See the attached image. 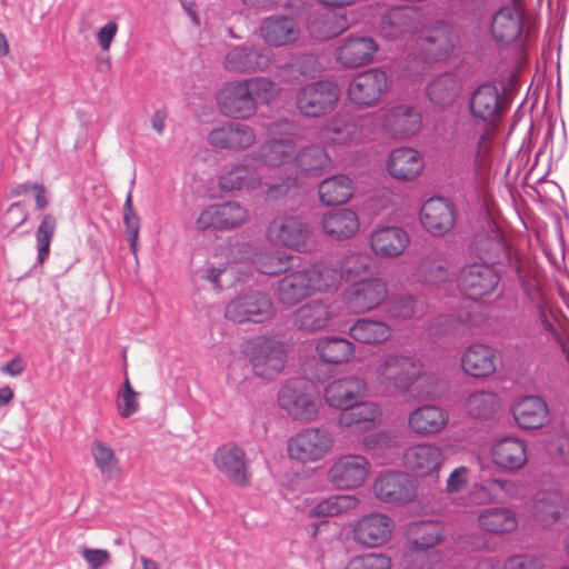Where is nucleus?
I'll use <instances>...</instances> for the list:
<instances>
[{
  "instance_id": "obj_1",
  "label": "nucleus",
  "mask_w": 569,
  "mask_h": 569,
  "mask_svg": "<svg viewBox=\"0 0 569 569\" xmlns=\"http://www.w3.org/2000/svg\"><path fill=\"white\" fill-rule=\"evenodd\" d=\"M342 274L336 267L316 262L284 274L276 287L279 303L289 308L316 295L338 290Z\"/></svg>"
},
{
  "instance_id": "obj_2",
  "label": "nucleus",
  "mask_w": 569,
  "mask_h": 569,
  "mask_svg": "<svg viewBox=\"0 0 569 569\" xmlns=\"http://www.w3.org/2000/svg\"><path fill=\"white\" fill-rule=\"evenodd\" d=\"M254 376L263 380L276 379L287 365V349L282 341L270 336H257L242 345Z\"/></svg>"
},
{
  "instance_id": "obj_3",
  "label": "nucleus",
  "mask_w": 569,
  "mask_h": 569,
  "mask_svg": "<svg viewBox=\"0 0 569 569\" xmlns=\"http://www.w3.org/2000/svg\"><path fill=\"white\" fill-rule=\"evenodd\" d=\"M375 377L386 388L401 392H408L420 379L432 380V377L423 371L420 360L402 353L386 355L376 366Z\"/></svg>"
},
{
  "instance_id": "obj_4",
  "label": "nucleus",
  "mask_w": 569,
  "mask_h": 569,
  "mask_svg": "<svg viewBox=\"0 0 569 569\" xmlns=\"http://www.w3.org/2000/svg\"><path fill=\"white\" fill-rule=\"evenodd\" d=\"M276 316L274 303L261 291H249L234 297L224 307V317L238 325L266 323Z\"/></svg>"
},
{
  "instance_id": "obj_5",
  "label": "nucleus",
  "mask_w": 569,
  "mask_h": 569,
  "mask_svg": "<svg viewBox=\"0 0 569 569\" xmlns=\"http://www.w3.org/2000/svg\"><path fill=\"white\" fill-rule=\"evenodd\" d=\"M335 446V437L326 428L309 427L292 436L287 446L291 459L300 462H315L329 455Z\"/></svg>"
},
{
  "instance_id": "obj_6",
  "label": "nucleus",
  "mask_w": 569,
  "mask_h": 569,
  "mask_svg": "<svg viewBox=\"0 0 569 569\" xmlns=\"http://www.w3.org/2000/svg\"><path fill=\"white\" fill-rule=\"evenodd\" d=\"M378 41L368 34L352 33L338 41L333 49L337 64L355 70L371 64L379 52Z\"/></svg>"
},
{
  "instance_id": "obj_7",
  "label": "nucleus",
  "mask_w": 569,
  "mask_h": 569,
  "mask_svg": "<svg viewBox=\"0 0 569 569\" xmlns=\"http://www.w3.org/2000/svg\"><path fill=\"white\" fill-rule=\"evenodd\" d=\"M339 97L340 89L335 81L319 80L299 89L296 94V107L301 114L318 118L332 111Z\"/></svg>"
},
{
  "instance_id": "obj_8",
  "label": "nucleus",
  "mask_w": 569,
  "mask_h": 569,
  "mask_svg": "<svg viewBox=\"0 0 569 569\" xmlns=\"http://www.w3.org/2000/svg\"><path fill=\"white\" fill-rule=\"evenodd\" d=\"M216 102L220 113L230 119L249 120L257 113L244 79L224 82L216 93Z\"/></svg>"
},
{
  "instance_id": "obj_9",
  "label": "nucleus",
  "mask_w": 569,
  "mask_h": 569,
  "mask_svg": "<svg viewBox=\"0 0 569 569\" xmlns=\"http://www.w3.org/2000/svg\"><path fill=\"white\" fill-rule=\"evenodd\" d=\"M266 237L273 246L306 252L309 247L310 229L298 217L278 216L269 222Z\"/></svg>"
},
{
  "instance_id": "obj_10",
  "label": "nucleus",
  "mask_w": 569,
  "mask_h": 569,
  "mask_svg": "<svg viewBox=\"0 0 569 569\" xmlns=\"http://www.w3.org/2000/svg\"><path fill=\"white\" fill-rule=\"evenodd\" d=\"M385 280L371 278L352 283L342 292V302L352 313L360 315L376 310L388 298Z\"/></svg>"
},
{
  "instance_id": "obj_11",
  "label": "nucleus",
  "mask_w": 569,
  "mask_h": 569,
  "mask_svg": "<svg viewBox=\"0 0 569 569\" xmlns=\"http://www.w3.org/2000/svg\"><path fill=\"white\" fill-rule=\"evenodd\" d=\"M395 526L391 517L373 511L355 521L352 539L363 548H379L391 540Z\"/></svg>"
},
{
  "instance_id": "obj_12",
  "label": "nucleus",
  "mask_w": 569,
  "mask_h": 569,
  "mask_svg": "<svg viewBox=\"0 0 569 569\" xmlns=\"http://www.w3.org/2000/svg\"><path fill=\"white\" fill-rule=\"evenodd\" d=\"M278 403L292 420L302 423L316 420L321 407V402L316 395L293 383H287L280 388Z\"/></svg>"
},
{
  "instance_id": "obj_13",
  "label": "nucleus",
  "mask_w": 569,
  "mask_h": 569,
  "mask_svg": "<svg viewBox=\"0 0 569 569\" xmlns=\"http://www.w3.org/2000/svg\"><path fill=\"white\" fill-rule=\"evenodd\" d=\"M370 472V462L360 455H343L328 469L329 482L341 490L361 487Z\"/></svg>"
},
{
  "instance_id": "obj_14",
  "label": "nucleus",
  "mask_w": 569,
  "mask_h": 569,
  "mask_svg": "<svg viewBox=\"0 0 569 569\" xmlns=\"http://www.w3.org/2000/svg\"><path fill=\"white\" fill-rule=\"evenodd\" d=\"M388 90V76L378 68L356 74L348 87L349 100L359 107L375 106Z\"/></svg>"
},
{
  "instance_id": "obj_15",
  "label": "nucleus",
  "mask_w": 569,
  "mask_h": 569,
  "mask_svg": "<svg viewBox=\"0 0 569 569\" xmlns=\"http://www.w3.org/2000/svg\"><path fill=\"white\" fill-rule=\"evenodd\" d=\"M272 62L270 49L254 46H233L222 61L223 68L237 74H251L264 71Z\"/></svg>"
},
{
  "instance_id": "obj_16",
  "label": "nucleus",
  "mask_w": 569,
  "mask_h": 569,
  "mask_svg": "<svg viewBox=\"0 0 569 569\" xmlns=\"http://www.w3.org/2000/svg\"><path fill=\"white\" fill-rule=\"evenodd\" d=\"M248 210L237 201L211 204L206 208L196 221L198 230H230L244 224Z\"/></svg>"
},
{
  "instance_id": "obj_17",
  "label": "nucleus",
  "mask_w": 569,
  "mask_h": 569,
  "mask_svg": "<svg viewBox=\"0 0 569 569\" xmlns=\"http://www.w3.org/2000/svg\"><path fill=\"white\" fill-rule=\"evenodd\" d=\"M208 142L216 149L241 152L256 144L257 132L243 122H224L209 132Z\"/></svg>"
},
{
  "instance_id": "obj_18",
  "label": "nucleus",
  "mask_w": 569,
  "mask_h": 569,
  "mask_svg": "<svg viewBox=\"0 0 569 569\" xmlns=\"http://www.w3.org/2000/svg\"><path fill=\"white\" fill-rule=\"evenodd\" d=\"M232 263L252 259L256 268L263 274L277 276L289 268L291 256L283 251H266L254 253L250 243H236L229 248Z\"/></svg>"
},
{
  "instance_id": "obj_19",
  "label": "nucleus",
  "mask_w": 569,
  "mask_h": 569,
  "mask_svg": "<svg viewBox=\"0 0 569 569\" xmlns=\"http://www.w3.org/2000/svg\"><path fill=\"white\" fill-rule=\"evenodd\" d=\"M375 497L386 503L409 502L416 497V488L409 476L402 471L381 472L372 486Z\"/></svg>"
},
{
  "instance_id": "obj_20",
  "label": "nucleus",
  "mask_w": 569,
  "mask_h": 569,
  "mask_svg": "<svg viewBox=\"0 0 569 569\" xmlns=\"http://www.w3.org/2000/svg\"><path fill=\"white\" fill-rule=\"evenodd\" d=\"M505 109V98L493 84H481L470 96L469 110L476 121L491 126L502 117Z\"/></svg>"
},
{
  "instance_id": "obj_21",
  "label": "nucleus",
  "mask_w": 569,
  "mask_h": 569,
  "mask_svg": "<svg viewBox=\"0 0 569 569\" xmlns=\"http://www.w3.org/2000/svg\"><path fill=\"white\" fill-rule=\"evenodd\" d=\"M443 461L442 448L433 442L412 445L403 453L405 467L418 477L438 475Z\"/></svg>"
},
{
  "instance_id": "obj_22",
  "label": "nucleus",
  "mask_w": 569,
  "mask_h": 569,
  "mask_svg": "<svg viewBox=\"0 0 569 569\" xmlns=\"http://www.w3.org/2000/svg\"><path fill=\"white\" fill-rule=\"evenodd\" d=\"M259 34L269 47H287L299 41L301 28L298 21L284 14L266 17L259 27Z\"/></svg>"
},
{
  "instance_id": "obj_23",
  "label": "nucleus",
  "mask_w": 569,
  "mask_h": 569,
  "mask_svg": "<svg viewBox=\"0 0 569 569\" xmlns=\"http://www.w3.org/2000/svg\"><path fill=\"white\" fill-rule=\"evenodd\" d=\"M367 385L363 379L348 376L328 383L323 396L326 403L335 409L347 410L366 397Z\"/></svg>"
},
{
  "instance_id": "obj_24",
  "label": "nucleus",
  "mask_w": 569,
  "mask_h": 569,
  "mask_svg": "<svg viewBox=\"0 0 569 569\" xmlns=\"http://www.w3.org/2000/svg\"><path fill=\"white\" fill-rule=\"evenodd\" d=\"M499 283V276L488 263L466 266L459 277L461 290L471 299H479L493 292Z\"/></svg>"
},
{
  "instance_id": "obj_25",
  "label": "nucleus",
  "mask_w": 569,
  "mask_h": 569,
  "mask_svg": "<svg viewBox=\"0 0 569 569\" xmlns=\"http://www.w3.org/2000/svg\"><path fill=\"white\" fill-rule=\"evenodd\" d=\"M419 219L429 233L442 236L455 226V209L448 200L441 197H432L422 203Z\"/></svg>"
},
{
  "instance_id": "obj_26",
  "label": "nucleus",
  "mask_w": 569,
  "mask_h": 569,
  "mask_svg": "<svg viewBox=\"0 0 569 569\" xmlns=\"http://www.w3.org/2000/svg\"><path fill=\"white\" fill-rule=\"evenodd\" d=\"M216 468L237 486L249 485L246 452L234 443H226L217 449L213 456Z\"/></svg>"
},
{
  "instance_id": "obj_27",
  "label": "nucleus",
  "mask_w": 569,
  "mask_h": 569,
  "mask_svg": "<svg viewBox=\"0 0 569 569\" xmlns=\"http://www.w3.org/2000/svg\"><path fill=\"white\" fill-rule=\"evenodd\" d=\"M460 367L469 377H490L497 371V351L493 347L485 343H472L462 351Z\"/></svg>"
},
{
  "instance_id": "obj_28",
  "label": "nucleus",
  "mask_w": 569,
  "mask_h": 569,
  "mask_svg": "<svg viewBox=\"0 0 569 569\" xmlns=\"http://www.w3.org/2000/svg\"><path fill=\"white\" fill-rule=\"evenodd\" d=\"M495 466L507 471L522 469L528 461V447L519 437L508 436L497 440L490 449Z\"/></svg>"
},
{
  "instance_id": "obj_29",
  "label": "nucleus",
  "mask_w": 569,
  "mask_h": 569,
  "mask_svg": "<svg viewBox=\"0 0 569 569\" xmlns=\"http://www.w3.org/2000/svg\"><path fill=\"white\" fill-rule=\"evenodd\" d=\"M425 160L422 154L410 147H399L393 149L387 160L386 169L388 173L399 181H413L422 172Z\"/></svg>"
},
{
  "instance_id": "obj_30",
  "label": "nucleus",
  "mask_w": 569,
  "mask_h": 569,
  "mask_svg": "<svg viewBox=\"0 0 569 569\" xmlns=\"http://www.w3.org/2000/svg\"><path fill=\"white\" fill-rule=\"evenodd\" d=\"M449 422V413L436 405H422L407 418L409 430L421 437L435 436L442 432Z\"/></svg>"
},
{
  "instance_id": "obj_31",
  "label": "nucleus",
  "mask_w": 569,
  "mask_h": 569,
  "mask_svg": "<svg viewBox=\"0 0 569 569\" xmlns=\"http://www.w3.org/2000/svg\"><path fill=\"white\" fill-rule=\"evenodd\" d=\"M410 243L408 232L397 226H387L375 229L370 234V249L381 258H398Z\"/></svg>"
},
{
  "instance_id": "obj_32",
  "label": "nucleus",
  "mask_w": 569,
  "mask_h": 569,
  "mask_svg": "<svg viewBox=\"0 0 569 569\" xmlns=\"http://www.w3.org/2000/svg\"><path fill=\"white\" fill-rule=\"evenodd\" d=\"M320 227L328 238L342 241L358 233L360 219L352 209L340 208L325 212L320 218Z\"/></svg>"
},
{
  "instance_id": "obj_33",
  "label": "nucleus",
  "mask_w": 569,
  "mask_h": 569,
  "mask_svg": "<svg viewBox=\"0 0 569 569\" xmlns=\"http://www.w3.org/2000/svg\"><path fill=\"white\" fill-rule=\"evenodd\" d=\"M417 276L422 284L436 289L446 287L453 280L450 261L440 252L423 256L417 264Z\"/></svg>"
},
{
  "instance_id": "obj_34",
  "label": "nucleus",
  "mask_w": 569,
  "mask_h": 569,
  "mask_svg": "<svg viewBox=\"0 0 569 569\" xmlns=\"http://www.w3.org/2000/svg\"><path fill=\"white\" fill-rule=\"evenodd\" d=\"M478 527L493 536L513 533L519 526L518 513L508 507H489L480 510L477 517Z\"/></svg>"
},
{
  "instance_id": "obj_35",
  "label": "nucleus",
  "mask_w": 569,
  "mask_h": 569,
  "mask_svg": "<svg viewBox=\"0 0 569 569\" xmlns=\"http://www.w3.org/2000/svg\"><path fill=\"white\" fill-rule=\"evenodd\" d=\"M382 128L392 137L409 138L419 132L421 116L413 108L398 106L385 113Z\"/></svg>"
},
{
  "instance_id": "obj_36",
  "label": "nucleus",
  "mask_w": 569,
  "mask_h": 569,
  "mask_svg": "<svg viewBox=\"0 0 569 569\" xmlns=\"http://www.w3.org/2000/svg\"><path fill=\"white\" fill-rule=\"evenodd\" d=\"M457 34L446 22L438 21L430 26L421 37V46L427 53L435 58L449 56L456 46Z\"/></svg>"
},
{
  "instance_id": "obj_37",
  "label": "nucleus",
  "mask_w": 569,
  "mask_h": 569,
  "mask_svg": "<svg viewBox=\"0 0 569 569\" xmlns=\"http://www.w3.org/2000/svg\"><path fill=\"white\" fill-rule=\"evenodd\" d=\"M292 317L293 325L299 330L307 332L320 331L330 322V306L323 300L315 299L296 309Z\"/></svg>"
},
{
  "instance_id": "obj_38",
  "label": "nucleus",
  "mask_w": 569,
  "mask_h": 569,
  "mask_svg": "<svg viewBox=\"0 0 569 569\" xmlns=\"http://www.w3.org/2000/svg\"><path fill=\"white\" fill-rule=\"evenodd\" d=\"M548 406L538 396H526L512 407V416L522 429H537L548 419Z\"/></svg>"
},
{
  "instance_id": "obj_39",
  "label": "nucleus",
  "mask_w": 569,
  "mask_h": 569,
  "mask_svg": "<svg viewBox=\"0 0 569 569\" xmlns=\"http://www.w3.org/2000/svg\"><path fill=\"white\" fill-rule=\"evenodd\" d=\"M419 13L411 7H397L388 11L381 23L383 34L398 39L418 30Z\"/></svg>"
},
{
  "instance_id": "obj_40",
  "label": "nucleus",
  "mask_w": 569,
  "mask_h": 569,
  "mask_svg": "<svg viewBox=\"0 0 569 569\" xmlns=\"http://www.w3.org/2000/svg\"><path fill=\"white\" fill-rule=\"evenodd\" d=\"M351 339L370 346H379L388 342L393 336V329L389 323L372 318L356 320L349 328Z\"/></svg>"
},
{
  "instance_id": "obj_41",
  "label": "nucleus",
  "mask_w": 569,
  "mask_h": 569,
  "mask_svg": "<svg viewBox=\"0 0 569 569\" xmlns=\"http://www.w3.org/2000/svg\"><path fill=\"white\" fill-rule=\"evenodd\" d=\"M262 178L257 167L239 163L219 177L222 191H251L260 188Z\"/></svg>"
},
{
  "instance_id": "obj_42",
  "label": "nucleus",
  "mask_w": 569,
  "mask_h": 569,
  "mask_svg": "<svg viewBox=\"0 0 569 569\" xmlns=\"http://www.w3.org/2000/svg\"><path fill=\"white\" fill-rule=\"evenodd\" d=\"M297 158V147L289 137L266 140L258 149L257 159L267 167L292 163Z\"/></svg>"
},
{
  "instance_id": "obj_43",
  "label": "nucleus",
  "mask_w": 569,
  "mask_h": 569,
  "mask_svg": "<svg viewBox=\"0 0 569 569\" xmlns=\"http://www.w3.org/2000/svg\"><path fill=\"white\" fill-rule=\"evenodd\" d=\"M522 13L519 7H502L492 18L491 34L498 42H512L521 33Z\"/></svg>"
},
{
  "instance_id": "obj_44",
  "label": "nucleus",
  "mask_w": 569,
  "mask_h": 569,
  "mask_svg": "<svg viewBox=\"0 0 569 569\" xmlns=\"http://www.w3.org/2000/svg\"><path fill=\"white\" fill-rule=\"evenodd\" d=\"M321 72L320 63L313 54H301L289 63L279 64L276 76L282 82L296 83L316 78Z\"/></svg>"
},
{
  "instance_id": "obj_45",
  "label": "nucleus",
  "mask_w": 569,
  "mask_h": 569,
  "mask_svg": "<svg viewBox=\"0 0 569 569\" xmlns=\"http://www.w3.org/2000/svg\"><path fill=\"white\" fill-rule=\"evenodd\" d=\"M356 351L352 341L342 337H321L316 342V352L328 365H343L349 362Z\"/></svg>"
},
{
  "instance_id": "obj_46",
  "label": "nucleus",
  "mask_w": 569,
  "mask_h": 569,
  "mask_svg": "<svg viewBox=\"0 0 569 569\" xmlns=\"http://www.w3.org/2000/svg\"><path fill=\"white\" fill-rule=\"evenodd\" d=\"M353 194V182L346 174H335L318 186L319 200L323 206H339L348 202Z\"/></svg>"
},
{
  "instance_id": "obj_47",
  "label": "nucleus",
  "mask_w": 569,
  "mask_h": 569,
  "mask_svg": "<svg viewBox=\"0 0 569 569\" xmlns=\"http://www.w3.org/2000/svg\"><path fill=\"white\" fill-rule=\"evenodd\" d=\"M406 539L410 550L423 551L438 545L442 540V532L437 522L422 521L408 528Z\"/></svg>"
},
{
  "instance_id": "obj_48",
  "label": "nucleus",
  "mask_w": 569,
  "mask_h": 569,
  "mask_svg": "<svg viewBox=\"0 0 569 569\" xmlns=\"http://www.w3.org/2000/svg\"><path fill=\"white\" fill-rule=\"evenodd\" d=\"M381 417L379 407L373 402H361L343 410L338 417L341 427L369 429Z\"/></svg>"
},
{
  "instance_id": "obj_49",
  "label": "nucleus",
  "mask_w": 569,
  "mask_h": 569,
  "mask_svg": "<svg viewBox=\"0 0 569 569\" xmlns=\"http://www.w3.org/2000/svg\"><path fill=\"white\" fill-rule=\"evenodd\" d=\"M91 456L96 468L103 478L117 479L122 475L120 459L106 442L94 439L91 443Z\"/></svg>"
},
{
  "instance_id": "obj_50",
  "label": "nucleus",
  "mask_w": 569,
  "mask_h": 569,
  "mask_svg": "<svg viewBox=\"0 0 569 569\" xmlns=\"http://www.w3.org/2000/svg\"><path fill=\"white\" fill-rule=\"evenodd\" d=\"M348 29L347 17L336 12L319 14L309 24V33L318 40L336 38Z\"/></svg>"
},
{
  "instance_id": "obj_51",
  "label": "nucleus",
  "mask_w": 569,
  "mask_h": 569,
  "mask_svg": "<svg viewBox=\"0 0 569 569\" xmlns=\"http://www.w3.org/2000/svg\"><path fill=\"white\" fill-rule=\"evenodd\" d=\"M461 91V83L451 73L436 78L428 87V96L432 103L445 107L451 104Z\"/></svg>"
},
{
  "instance_id": "obj_52",
  "label": "nucleus",
  "mask_w": 569,
  "mask_h": 569,
  "mask_svg": "<svg viewBox=\"0 0 569 569\" xmlns=\"http://www.w3.org/2000/svg\"><path fill=\"white\" fill-rule=\"evenodd\" d=\"M359 499L353 495H335L319 501L310 511L312 517H336L356 509Z\"/></svg>"
},
{
  "instance_id": "obj_53",
  "label": "nucleus",
  "mask_w": 569,
  "mask_h": 569,
  "mask_svg": "<svg viewBox=\"0 0 569 569\" xmlns=\"http://www.w3.org/2000/svg\"><path fill=\"white\" fill-rule=\"evenodd\" d=\"M295 161L301 171L316 174L329 168L331 159L325 148L320 146H309L300 152L297 151Z\"/></svg>"
},
{
  "instance_id": "obj_54",
  "label": "nucleus",
  "mask_w": 569,
  "mask_h": 569,
  "mask_svg": "<svg viewBox=\"0 0 569 569\" xmlns=\"http://www.w3.org/2000/svg\"><path fill=\"white\" fill-rule=\"evenodd\" d=\"M253 102L269 104L281 93L280 86L268 77H252L244 79Z\"/></svg>"
},
{
  "instance_id": "obj_55",
  "label": "nucleus",
  "mask_w": 569,
  "mask_h": 569,
  "mask_svg": "<svg viewBox=\"0 0 569 569\" xmlns=\"http://www.w3.org/2000/svg\"><path fill=\"white\" fill-rule=\"evenodd\" d=\"M356 136V122L346 118H335L321 130V139L331 143H346Z\"/></svg>"
},
{
  "instance_id": "obj_56",
  "label": "nucleus",
  "mask_w": 569,
  "mask_h": 569,
  "mask_svg": "<svg viewBox=\"0 0 569 569\" xmlns=\"http://www.w3.org/2000/svg\"><path fill=\"white\" fill-rule=\"evenodd\" d=\"M498 407V397L490 391H476L466 400V408L475 418H489Z\"/></svg>"
},
{
  "instance_id": "obj_57",
  "label": "nucleus",
  "mask_w": 569,
  "mask_h": 569,
  "mask_svg": "<svg viewBox=\"0 0 569 569\" xmlns=\"http://www.w3.org/2000/svg\"><path fill=\"white\" fill-rule=\"evenodd\" d=\"M57 229V218L52 213L42 217L36 231V242L38 248V261L43 263L50 253V246Z\"/></svg>"
},
{
  "instance_id": "obj_58",
  "label": "nucleus",
  "mask_w": 569,
  "mask_h": 569,
  "mask_svg": "<svg viewBox=\"0 0 569 569\" xmlns=\"http://www.w3.org/2000/svg\"><path fill=\"white\" fill-rule=\"evenodd\" d=\"M512 482L503 479H490L473 488V498L479 503H491L502 499V493H508Z\"/></svg>"
},
{
  "instance_id": "obj_59",
  "label": "nucleus",
  "mask_w": 569,
  "mask_h": 569,
  "mask_svg": "<svg viewBox=\"0 0 569 569\" xmlns=\"http://www.w3.org/2000/svg\"><path fill=\"white\" fill-rule=\"evenodd\" d=\"M392 559L385 552H365L348 559L343 569H391Z\"/></svg>"
},
{
  "instance_id": "obj_60",
  "label": "nucleus",
  "mask_w": 569,
  "mask_h": 569,
  "mask_svg": "<svg viewBox=\"0 0 569 569\" xmlns=\"http://www.w3.org/2000/svg\"><path fill=\"white\" fill-rule=\"evenodd\" d=\"M476 250L479 258L493 268L505 254L506 244L502 239L493 237H480L476 241Z\"/></svg>"
},
{
  "instance_id": "obj_61",
  "label": "nucleus",
  "mask_w": 569,
  "mask_h": 569,
  "mask_svg": "<svg viewBox=\"0 0 569 569\" xmlns=\"http://www.w3.org/2000/svg\"><path fill=\"white\" fill-rule=\"evenodd\" d=\"M123 224L130 243L131 251L136 254L138 251V239L140 231V218L133 209L132 192L129 191L123 204Z\"/></svg>"
},
{
  "instance_id": "obj_62",
  "label": "nucleus",
  "mask_w": 569,
  "mask_h": 569,
  "mask_svg": "<svg viewBox=\"0 0 569 569\" xmlns=\"http://www.w3.org/2000/svg\"><path fill=\"white\" fill-rule=\"evenodd\" d=\"M372 259L368 253H349L345 256L340 263V272H345L348 278L365 276L371 268Z\"/></svg>"
},
{
  "instance_id": "obj_63",
  "label": "nucleus",
  "mask_w": 569,
  "mask_h": 569,
  "mask_svg": "<svg viewBox=\"0 0 569 569\" xmlns=\"http://www.w3.org/2000/svg\"><path fill=\"white\" fill-rule=\"evenodd\" d=\"M28 211L21 203H12L2 218L3 231H6L7 234L13 232L28 220Z\"/></svg>"
},
{
  "instance_id": "obj_64",
  "label": "nucleus",
  "mask_w": 569,
  "mask_h": 569,
  "mask_svg": "<svg viewBox=\"0 0 569 569\" xmlns=\"http://www.w3.org/2000/svg\"><path fill=\"white\" fill-rule=\"evenodd\" d=\"M493 146V136L491 129L487 128L477 146L475 162L479 169H487L490 163V154Z\"/></svg>"
}]
</instances>
